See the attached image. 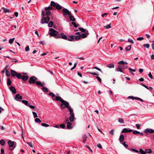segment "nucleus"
I'll return each mask as SVG.
<instances>
[{"label":"nucleus","instance_id":"f257e3e1","mask_svg":"<svg viewBox=\"0 0 154 154\" xmlns=\"http://www.w3.org/2000/svg\"><path fill=\"white\" fill-rule=\"evenodd\" d=\"M118 63L120 65H119L116 69V71L122 72V69H124L127 68V66L125 65L128 64L126 62H124L123 61H121L118 62Z\"/></svg>","mask_w":154,"mask_h":154},{"label":"nucleus","instance_id":"f03ea898","mask_svg":"<svg viewBox=\"0 0 154 154\" xmlns=\"http://www.w3.org/2000/svg\"><path fill=\"white\" fill-rule=\"evenodd\" d=\"M37 78L34 76L31 77L29 80V84H34L35 83L37 85L41 86H43V85L41 82L36 81Z\"/></svg>","mask_w":154,"mask_h":154},{"label":"nucleus","instance_id":"7ed1b4c3","mask_svg":"<svg viewBox=\"0 0 154 154\" xmlns=\"http://www.w3.org/2000/svg\"><path fill=\"white\" fill-rule=\"evenodd\" d=\"M50 31L49 32V34L51 36L54 37L56 38H60V36L59 35V32L54 29L52 28H51L49 29Z\"/></svg>","mask_w":154,"mask_h":154},{"label":"nucleus","instance_id":"20e7f679","mask_svg":"<svg viewBox=\"0 0 154 154\" xmlns=\"http://www.w3.org/2000/svg\"><path fill=\"white\" fill-rule=\"evenodd\" d=\"M42 18L41 20V23L42 24L44 23H48L49 21L50 20V17L49 16H47L45 17V12L44 11H42Z\"/></svg>","mask_w":154,"mask_h":154},{"label":"nucleus","instance_id":"39448f33","mask_svg":"<svg viewBox=\"0 0 154 154\" xmlns=\"http://www.w3.org/2000/svg\"><path fill=\"white\" fill-rule=\"evenodd\" d=\"M55 100L56 101H60L61 102L60 106L62 109H65V106H64V105L68 104L67 103L68 102L64 100L60 97L57 96L56 97Z\"/></svg>","mask_w":154,"mask_h":154},{"label":"nucleus","instance_id":"423d86ee","mask_svg":"<svg viewBox=\"0 0 154 154\" xmlns=\"http://www.w3.org/2000/svg\"><path fill=\"white\" fill-rule=\"evenodd\" d=\"M67 103L68 104L67 105H65L64 106H65V108L66 107L68 109L69 111V112L70 115L74 114L72 109L71 108V107L70 106H69V103L68 102H67Z\"/></svg>","mask_w":154,"mask_h":154},{"label":"nucleus","instance_id":"0eeeda50","mask_svg":"<svg viewBox=\"0 0 154 154\" xmlns=\"http://www.w3.org/2000/svg\"><path fill=\"white\" fill-rule=\"evenodd\" d=\"M62 11L63 12V14L64 16L66 15H68L69 16L71 15V12L69 11L66 8H64L63 9Z\"/></svg>","mask_w":154,"mask_h":154},{"label":"nucleus","instance_id":"6e6552de","mask_svg":"<svg viewBox=\"0 0 154 154\" xmlns=\"http://www.w3.org/2000/svg\"><path fill=\"white\" fill-rule=\"evenodd\" d=\"M66 126L68 129H72L73 127V126H54V127L57 128H64Z\"/></svg>","mask_w":154,"mask_h":154},{"label":"nucleus","instance_id":"1a4fd4ad","mask_svg":"<svg viewBox=\"0 0 154 154\" xmlns=\"http://www.w3.org/2000/svg\"><path fill=\"white\" fill-rule=\"evenodd\" d=\"M14 142L11 141L10 140H9L8 141V144L10 147H13L14 148L15 147V146H14Z\"/></svg>","mask_w":154,"mask_h":154},{"label":"nucleus","instance_id":"9d476101","mask_svg":"<svg viewBox=\"0 0 154 154\" xmlns=\"http://www.w3.org/2000/svg\"><path fill=\"white\" fill-rule=\"evenodd\" d=\"M22 96H20L19 94H17L14 97V99L17 101H20V100L22 99Z\"/></svg>","mask_w":154,"mask_h":154},{"label":"nucleus","instance_id":"9b49d317","mask_svg":"<svg viewBox=\"0 0 154 154\" xmlns=\"http://www.w3.org/2000/svg\"><path fill=\"white\" fill-rule=\"evenodd\" d=\"M144 132L146 133H149L152 134L154 133V130L152 129H149L147 128L144 131Z\"/></svg>","mask_w":154,"mask_h":154},{"label":"nucleus","instance_id":"f8f14e48","mask_svg":"<svg viewBox=\"0 0 154 154\" xmlns=\"http://www.w3.org/2000/svg\"><path fill=\"white\" fill-rule=\"evenodd\" d=\"M133 131L132 130L127 128H124L122 131V133L130 132Z\"/></svg>","mask_w":154,"mask_h":154},{"label":"nucleus","instance_id":"ddd939ff","mask_svg":"<svg viewBox=\"0 0 154 154\" xmlns=\"http://www.w3.org/2000/svg\"><path fill=\"white\" fill-rule=\"evenodd\" d=\"M10 90L12 92L13 94H15L16 93V91L15 88L13 86H11L9 87Z\"/></svg>","mask_w":154,"mask_h":154},{"label":"nucleus","instance_id":"4468645a","mask_svg":"<svg viewBox=\"0 0 154 154\" xmlns=\"http://www.w3.org/2000/svg\"><path fill=\"white\" fill-rule=\"evenodd\" d=\"M89 34L88 31H86L85 33H82L81 34V37L83 38H86L87 35Z\"/></svg>","mask_w":154,"mask_h":154},{"label":"nucleus","instance_id":"2eb2a0df","mask_svg":"<svg viewBox=\"0 0 154 154\" xmlns=\"http://www.w3.org/2000/svg\"><path fill=\"white\" fill-rule=\"evenodd\" d=\"M61 38L62 39L67 40V37L66 35L63 33H61L60 34Z\"/></svg>","mask_w":154,"mask_h":154},{"label":"nucleus","instance_id":"dca6fc26","mask_svg":"<svg viewBox=\"0 0 154 154\" xmlns=\"http://www.w3.org/2000/svg\"><path fill=\"white\" fill-rule=\"evenodd\" d=\"M17 73L14 70H11V74L12 76H16Z\"/></svg>","mask_w":154,"mask_h":154},{"label":"nucleus","instance_id":"f3484780","mask_svg":"<svg viewBox=\"0 0 154 154\" xmlns=\"http://www.w3.org/2000/svg\"><path fill=\"white\" fill-rule=\"evenodd\" d=\"M82 138L83 139L82 142L84 143H85L88 137L86 135L84 134L82 136Z\"/></svg>","mask_w":154,"mask_h":154},{"label":"nucleus","instance_id":"a211bd4d","mask_svg":"<svg viewBox=\"0 0 154 154\" xmlns=\"http://www.w3.org/2000/svg\"><path fill=\"white\" fill-rule=\"evenodd\" d=\"M69 19L71 21L74 22L75 21V19L73 16L71 14V15H69Z\"/></svg>","mask_w":154,"mask_h":154},{"label":"nucleus","instance_id":"6ab92c4d","mask_svg":"<svg viewBox=\"0 0 154 154\" xmlns=\"http://www.w3.org/2000/svg\"><path fill=\"white\" fill-rule=\"evenodd\" d=\"M28 77L27 76L23 75L21 79L24 81H26L28 80Z\"/></svg>","mask_w":154,"mask_h":154},{"label":"nucleus","instance_id":"aec40b11","mask_svg":"<svg viewBox=\"0 0 154 154\" xmlns=\"http://www.w3.org/2000/svg\"><path fill=\"white\" fill-rule=\"evenodd\" d=\"M75 36L74 35L69 36L68 40L69 41H72L74 39Z\"/></svg>","mask_w":154,"mask_h":154},{"label":"nucleus","instance_id":"412c9836","mask_svg":"<svg viewBox=\"0 0 154 154\" xmlns=\"http://www.w3.org/2000/svg\"><path fill=\"white\" fill-rule=\"evenodd\" d=\"M124 136L122 134L121 135L119 138V140L120 142H122L124 140Z\"/></svg>","mask_w":154,"mask_h":154},{"label":"nucleus","instance_id":"4be33fe9","mask_svg":"<svg viewBox=\"0 0 154 154\" xmlns=\"http://www.w3.org/2000/svg\"><path fill=\"white\" fill-rule=\"evenodd\" d=\"M42 87V91L44 92H47L48 91V89L47 88L44 87L43 86Z\"/></svg>","mask_w":154,"mask_h":154},{"label":"nucleus","instance_id":"5701e85b","mask_svg":"<svg viewBox=\"0 0 154 154\" xmlns=\"http://www.w3.org/2000/svg\"><path fill=\"white\" fill-rule=\"evenodd\" d=\"M2 9L3 10V11L5 13H6L7 12H11L10 10L8 9L5 8L4 7L2 8Z\"/></svg>","mask_w":154,"mask_h":154},{"label":"nucleus","instance_id":"b1692460","mask_svg":"<svg viewBox=\"0 0 154 154\" xmlns=\"http://www.w3.org/2000/svg\"><path fill=\"white\" fill-rule=\"evenodd\" d=\"M106 66L110 68H114V65L113 63H111L108 64Z\"/></svg>","mask_w":154,"mask_h":154},{"label":"nucleus","instance_id":"393cba45","mask_svg":"<svg viewBox=\"0 0 154 154\" xmlns=\"http://www.w3.org/2000/svg\"><path fill=\"white\" fill-rule=\"evenodd\" d=\"M69 119L70 122H72L74 118V114L70 115Z\"/></svg>","mask_w":154,"mask_h":154},{"label":"nucleus","instance_id":"a878e982","mask_svg":"<svg viewBox=\"0 0 154 154\" xmlns=\"http://www.w3.org/2000/svg\"><path fill=\"white\" fill-rule=\"evenodd\" d=\"M22 102L26 106H28V105H29V104L28 103V101L27 100H22Z\"/></svg>","mask_w":154,"mask_h":154},{"label":"nucleus","instance_id":"bb28decb","mask_svg":"<svg viewBox=\"0 0 154 154\" xmlns=\"http://www.w3.org/2000/svg\"><path fill=\"white\" fill-rule=\"evenodd\" d=\"M5 140L3 139H2L0 140V144L2 146H4L5 145Z\"/></svg>","mask_w":154,"mask_h":154},{"label":"nucleus","instance_id":"cd10ccee","mask_svg":"<svg viewBox=\"0 0 154 154\" xmlns=\"http://www.w3.org/2000/svg\"><path fill=\"white\" fill-rule=\"evenodd\" d=\"M56 3L54 2L53 1L51 2L50 5L51 7H56Z\"/></svg>","mask_w":154,"mask_h":154},{"label":"nucleus","instance_id":"c85d7f7f","mask_svg":"<svg viewBox=\"0 0 154 154\" xmlns=\"http://www.w3.org/2000/svg\"><path fill=\"white\" fill-rule=\"evenodd\" d=\"M52 9V7H45V9L46 11H49Z\"/></svg>","mask_w":154,"mask_h":154},{"label":"nucleus","instance_id":"c756f323","mask_svg":"<svg viewBox=\"0 0 154 154\" xmlns=\"http://www.w3.org/2000/svg\"><path fill=\"white\" fill-rule=\"evenodd\" d=\"M55 7L57 9L59 10H61L62 8V7L59 4L57 5Z\"/></svg>","mask_w":154,"mask_h":154},{"label":"nucleus","instance_id":"7c9ffc66","mask_svg":"<svg viewBox=\"0 0 154 154\" xmlns=\"http://www.w3.org/2000/svg\"><path fill=\"white\" fill-rule=\"evenodd\" d=\"M11 82L10 79L9 78L7 79V84L8 86H10L11 85Z\"/></svg>","mask_w":154,"mask_h":154},{"label":"nucleus","instance_id":"2f4dec72","mask_svg":"<svg viewBox=\"0 0 154 154\" xmlns=\"http://www.w3.org/2000/svg\"><path fill=\"white\" fill-rule=\"evenodd\" d=\"M152 152L150 149H147L145 150V153H151Z\"/></svg>","mask_w":154,"mask_h":154},{"label":"nucleus","instance_id":"473e14b6","mask_svg":"<svg viewBox=\"0 0 154 154\" xmlns=\"http://www.w3.org/2000/svg\"><path fill=\"white\" fill-rule=\"evenodd\" d=\"M53 24V22L52 21H51L49 22L48 24V26L49 27H52Z\"/></svg>","mask_w":154,"mask_h":154},{"label":"nucleus","instance_id":"72a5a7b5","mask_svg":"<svg viewBox=\"0 0 154 154\" xmlns=\"http://www.w3.org/2000/svg\"><path fill=\"white\" fill-rule=\"evenodd\" d=\"M16 76L19 79H21L22 76V75L20 73H17Z\"/></svg>","mask_w":154,"mask_h":154},{"label":"nucleus","instance_id":"f704fd0d","mask_svg":"<svg viewBox=\"0 0 154 154\" xmlns=\"http://www.w3.org/2000/svg\"><path fill=\"white\" fill-rule=\"evenodd\" d=\"M131 45H129L125 49L127 51H130L131 49Z\"/></svg>","mask_w":154,"mask_h":154},{"label":"nucleus","instance_id":"c9c22d12","mask_svg":"<svg viewBox=\"0 0 154 154\" xmlns=\"http://www.w3.org/2000/svg\"><path fill=\"white\" fill-rule=\"evenodd\" d=\"M81 32H85L86 31H88V30H86L82 28H78Z\"/></svg>","mask_w":154,"mask_h":154},{"label":"nucleus","instance_id":"e433bc0d","mask_svg":"<svg viewBox=\"0 0 154 154\" xmlns=\"http://www.w3.org/2000/svg\"><path fill=\"white\" fill-rule=\"evenodd\" d=\"M6 75L7 77H9L10 75V72L8 71V70H6Z\"/></svg>","mask_w":154,"mask_h":154},{"label":"nucleus","instance_id":"4c0bfd02","mask_svg":"<svg viewBox=\"0 0 154 154\" xmlns=\"http://www.w3.org/2000/svg\"><path fill=\"white\" fill-rule=\"evenodd\" d=\"M65 122L66 123H67V125H71L72 123H70V122H69V119H66L65 120Z\"/></svg>","mask_w":154,"mask_h":154},{"label":"nucleus","instance_id":"58836bf2","mask_svg":"<svg viewBox=\"0 0 154 154\" xmlns=\"http://www.w3.org/2000/svg\"><path fill=\"white\" fill-rule=\"evenodd\" d=\"M81 38V35H77L75 36L74 38L76 40H79Z\"/></svg>","mask_w":154,"mask_h":154},{"label":"nucleus","instance_id":"ea45409f","mask_svg":"<svg viewBox=\"0 0 154 154\" xmlns=\"http://www.w3.org/2000/svg\"><path fill=\"white\" fill-rule=\"evenodd\" d=\"M104 27L106 29H108L111 27V24L107 25L104 26Z\"/></svg>","mask_w":154,"mask_h":154},{"label":"nucleus","instance_id":"a19ab883","mask_svg":"<svg viewBox=\"0 0 154 154\" xmlns=\"http://www.w3.org/2000/svg\"><path fill=\"white\" fill-rule=\"evenodd\" d=\"M15 39L14 38H11L9 40V42L10 44H11L13 42L14 39Z\"/></svg>","mask_w":154,"mask_h":154},{"label":"nucleus","instance_id":"79ce46f5","mask_svg":"<svg viewBox=\"0 0 154 154\" xmlns=\"http://www.w3.org/2000/svg\"><path fill=\"white\" fill-rule=\"evenodd\" d=\"M51 14V11H47L46 12V15L47 16H50Z\"/></svg>","mask_w":154,"mask_h":154},{"label":"nucleus","instance_id":"37998d69","mask_svg":"<svg viewBox=\"0 0 154 154\" xmlns=\"http://www.w3.org/2000/svg\"><path fill=\"white\" fill-rule=\"evenodd\" d=\"M49 95L52 97H54L55 96V95L52 92H50L48 94Z\"/></svg>","mask_w":154,"mask_h":154},{"label":"nucleus","instance_id":"c03bdc74","mask_svg":"<svg viewBox=\"0 0 154 154\" xmlns=\"http://www.w3.org/2000/svg\"><path fill=\"white\" fill-rule=\"evenodd\" d=\"M139 152L141 154H146L145 151H144L143 149H140Z\"/></svg>","mask_w":154,"mask_h":154},{"label":"nucleus","instance_id":"a18cd8bd","mask_svg":"<svg viewBox=\"0 0 154 154\" xmlns=\"http://www.w3.org/2000/svg\"><path fill=\"white\" fill-rule=\"evenodd\" d=\"M118 121L119 122H120L121 123H122L123 124H124V122L123 120V119H122L119 118L118 119Z\"/></svg>","mask_w":154,"mask_h":154},{"label":"nucleus","instance_id":"49530a36","mask_svg":"<svg viewBox=\"0 0 154 154\" xmlns=\"http://www.w3.org/2000/svg\"><path fill=\"white\" fill-rule=\"evenodd\" d=\"M140 133V132L137 131H133V133L135 135H137V134H139Z\"/></svg>","mask_w":154,"mask_h":154},{"label":"nucleus","instance_id":"de8ad7c7","mask_svg":"<svg viewBox=\"0 0 154 154\" xmlns=\"http://www.w3.org/2000/svg\"><path fill=\"white\" fill-rule=\"evenodd\" d=\"M35 122H41V120L38 118H36L35 119Z\"/></svg>","mask_w":154,"mask_h":154},{"label":"nucleus","instance_id":"09e8293b","mask_svg":"<svg viewBox=\"0 0 154 154\" xmlns=\"http://www.w3.org/2000/svg\"><path fill=\"white\" fill-rule=\"evenodd\" d=\"M71 23L75 27H77L78 26H79V24H78V25H77L76 24V23L74 22H72Z\"/></svg>","mask_w":154,"mask_h":154},{"label":"nucleus","instance_id":"8fccbe9b","mask_svg":"<svg viewBox=\"0 0 154 154\" xmlns=\"http://www.w3.org/2000/svg\"><path fill=\"white\" fill-rule=\"evenodd\" d=\"M32 114L34 116V117L35 118H36L38 117L37 115L35 112H32Z\"/></svg>","mask_w":154,"mask_h":154},{"label":"nucleus","instance_id":"3c124183","mask_svg":"<svg viewBox=\"0 0 154 154\" xmlns=\"http://www.w3.org/2000/svg\"><path fill=\"white\" fill-rule=\"evenodd\" d=\"M27 143L31 147L33 148V147L32 144L31 142H27Z\"/></svg>","mask_w":154,"mask_h":154},{"label":"nucleus","instance_id":"603ef678","mask_svg":"<svg viewBox=\"0 0 154 154\" xmlns=\"http://www.w3.org/2000/svg\"><path fill=\"white\" fill-rule=\"evenodd\" d=\"M149 77L151 79H153V77L152 75V74L151 72H149V74H148Z\"/></svg>","mask_w":154,"mask_h":154},{"label":"nucleus","instance_id":"864d4df0","mask_svg":"<svg viewBox=\"0 0 154 154\" xmlns=\"http://www.w3.org/2000/svg\"><path fill=\"white\" fill-rule=\"evenodd\" d=\"M143 47H146L147 48H149V45L148 44H145L143 45Z\"/></svg>","mask_w":154,"mask_h":154},{"label":"nucleus","instance_id":"5fc2aeb1","mask_svg":"<svg viewBox=\"0 0 154 154\" xmlns=\"http://www.w3.org/2000/svg\"><path fill=\"white\" fill-rule=\"evenodd\" d=\"M122 144L126 148H127L128 147V145L125 143V142H124Z\"/></svg>","mask_w":154,"mask_h":154},{"label":"nucleus","instance_id":"6e6d98bb","mask_svg":"<svg viewBox=\"0 0 154 154\" xmlns=\"http://www.w3.org/2000/svg\"><path fill=\"white\" fill-rule=\"evenodd\" d=\"M128 41L129 42H131L132 44H134V42L130 38H129L128 40Z\"/></svg>","mask_w":154,"mask_h":154},{"label":"nucleus","instance_id":"4d7b16f0","mask_svg":"<svg viewBox=\"0 0 154 154\" xmlns=\"http://www.w3.org/2000/svg\"><path fill=\"white\" fill-rule=\"evenodd\" d=\"M93 68V69H97V70H99V71L102 72L101 69L99 68H98V67H97L96 66V67H94Z\"/></svg>","mask_w":154,"mask_h":154},{"label":"nucleus","instance_id":"13d9d810","mask_svg":"<svg viewBox=\"0 0 154 154\" xmlns=\"http://www.w3.org/2000/svg\"><path fill=\"white\" fill-rule=\"evenodd\" d=\"M114 130H111L110 132H109V133L110 134L112 135H114Z\"/></svg>","mask_w":154,"mask_h":154},{"label":"nucleus","instance_id":"bf43d9fd","mask_svg":"<svg viewBox=\"0 0 154 154\" xmlns=\"http://www.w3.org/2000/svg\"><path fill=\"white\" fill-rule=\"evenodd\" d=\"M97 146L99 147V148L100 149H101L102 148V146L100 144V143H98V144H97Z\"/></svg>","mask_w":154,"mask_h":154},{"label":"nucleus","instance_id":"052dcab7","mask_svg":"<svg viewBox=\"0 0 154 154\" xmlns=\"http://www.w3.org/2000/svg\"><path fill=\"white\" fill-rule=\"evenodd\" d=\"M96 78L101 83V80L100 77L98 76H97L96 77Z\"/></svg>","mask_w":154,"mask_h":154},{"label":"nucleus","instance_id":"680f3d73","mask_svg":"<svg viewBox=\"0 0 154 154\" xmlns=\"http://www.w3.org/2000/svg\"><path fill=\"white\" fill-rule=\"evenodd\" d=\"M25 50L26 51H27L29 50V46H27L26 47Z\"/></svg>","mask_w":154,"mask_h":154},{"label":"nucleus","instance_id":"e2e57ef3","mask_svg":"<svg viewBox=\"0 0 154 154\" xmlns=\"http://www.w3.org/2000/svg\"><path fill=\"white\" fill-rule=\"evenodd\" d=\"M28 106H29L30 108L32 109H34L35 108V107L34 106L30 105V104H29Z\"/></svg>","mask_w":154,"mask_h":154},{"label":"nucleus","instance_id":"0e129e2a","mask_svg":"<svg viewBox=\"0 0 154 154\" xmlns=\"http://www.w3.org/2000/svg\"><path fill=\"white\" fill-rule=\"evenodd\" d=\"M143 39V38L142 37H139L137 38V40L138 41H141Z\"/></svg>","mask_w":154,"mask_h":154},{"label":"nucleus","instance_id":"69168bd1","mask_svg":"<svg viewBox=\"0 0 154 154\" xmlns=\"http://www.w3.org/2000/svg\"><path fill=\"white\" fill-rule=\"evenodd\" d=\"M128 98L129 99H131L133 100H134V99H135V97H133V96H130L128 97Z\"/></svg>","mask_w":154,"mask_h":154},{"label":"nucleus","instance_id":"338daca9","mask_svg":"<svg viewBox=\"0 0 154 154\" xmlns=\"http://www.w3.org/2000/svg\"><path fill=\"white\" fill-rule=\"evenodd\" d=\"M128 69L130 71H132L134 72L135 71V69H132L131 68H128Z\"/></svg>","mask_w":154,"mask_h":154},{"label":"nucleus","instance_id":"774afa93","mask_svg":"<svg viewBox=\"0 0 154 154\" xmlns=\"http://www.w3.org/2000/svg\"><path fill=\"white\" fill-rule=\"evenodd\" d=\"M143 71V69H140L139 70V72L140 73H142Z\"/></svg>","mask_w":154,"mask_h":154}]
</instances>
